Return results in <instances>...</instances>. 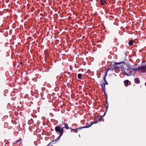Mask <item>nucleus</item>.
<instances>
[{"label":"nucleus","mask_w":146,"mask_h":146,"mask_svg":"<svg viewBox=\"0 0 146 146\" xmlns=\"http://www.w3.org/2000/svg\"><path fill=\"white\" fill-rule=\"evenodd\" d=\"M101 120V118H100L99 119L98 121H96L95 122H90L91 124H90V126H87L86 125V126L83 127H81L77 128L76 129H71V131H73L75 133H77L78 131V129H82L86 128H88L90 127L92 125L94 124L95 123H98Z\"/></svg>","instance_id":"1"},{"label":"nucleus","mask_w":146,"mask_h":146,"mask_svg":"<svg viewBox=\"0 0 146 146\" xmlns=\"http://www.w3.org/2000/svg\"><path fill=\"white\" fill-rule=\"evenodd\" d=\"M55 130L56 132H58L60 134L59 136H61L63 134L64 131V127H61L59 126H55Z\"/></svg>","instance_id":"2"},{"label":"nucleus","mask_w":146,"mask_h":146,"mask_svg":"<svg viewBox=\"0 0 146 146\" xmlns=\"http://www.w3.org/2000/svg\"><path fill=\"white\" fill-rule=\"evenodd\" d=\"M141 70V72H146V65L143 66H139L133 69L134 71L138 70Z\"/></svg>","instance_id":"3"},{"label":"nucleus","mask_w":146,"mask_h":146,"mask_svg":"<svg viewBox=\"0 0 146 146\" xmlns=\"http://www.w3.org/2000/svg\"><path fill=\"white\" fill-rule=\"evenodd\" d=\"M123 68L127 70H134L133 69H135V68H133V66L132 65L131 66L128 64H125L123 66Z\"/></svg>","instance_id":"4"},{"label":"nucleus","mask_w":146,"mask_h":146,"mask_svg":"<svg viewBox=\"0 0 146 146\" xmlns=\"http://www.w3.org/2000/svg\"><path fill=\"white\" fill-rule=\"evenodd\" d=\"M123 62H115L113 64H111V66L112 68V69H115L118 68L117 65L123 63Z\"/></svg>","instance_id":"5"},{"label":"nucleus","mask_w":146,"mask_h":146,"mask_svg":"<svg viewBox=\"0 0 146 146\" xmlns=\"http://www.w3.org/2000/svg\"><path fill=\"white\" fill-rule=\"evenodd\" d=\"M107 76V73H106V74H105L103 78V80L104 81V83L103 84L105 85H108V82H107L106 78Z\"/></svg>","instance_id":"6"},{"label":"nucleus","mask_w":146,"mask_h":146,"mask_svg":"<svg viewBox=\"0 0 146 146\" xmlns=\"http://www.w3.org/2000/svg\"><path fill=\"white\" fill-rule=\"evenodd\" d=\"M134 82L135 83L137 84H139L140 83V81L138 78H135L134 79Z\"/></svg>","instance_id":"7"},{"label":"nucleus","mask_w":146,"mask_h":146,"mask_svg":"<svg viewBox=\"0 0 146 146\" xmlns=\"http://www.w3.org/2000/svg\"><path fill=\"white\" fill-rule=\"evenodd\" d=\"M100 3L102 5H104L106 3V1L105 0H100Z\"/></svg>","instance_id":"8"},{"label":"nucleus","mask_w":146,"mask_h":146,"mask_svg":"<svg viewBox=\"0 0 146 146\" xmlns=\"http://www.w3.org/2000/svg\"><path fill=\"white\" fill-rule=\"evenodd\" d=\"M105 84H102L101 85V86L102 87V89L104 91V92H105V91L106 90V88H105Z\"/></svg>","instance_id":"9"},{"label":"nucleus","mask_w":146,"mask_h":146,"mask_svg":"<svg viewBox=\"0 0 146 146\" xmlns=\"http://www.w3.org/2000/svg\"><path fill=\"white\" fill-rule=\"evenodd\" d=\"M112 69V68L111 66V65L110 66V67H108L106 71L105 72V74H106V73H107V74L108 72L110 70Z\"/></svg>","instance_id":"10"},{"label":"nucleus","mask_w":146,"mask_h":146,"mask_svg":"<svg viewBox=\"0 0 146 146\" xmlns=\"http://www.w3.org/2000/svg\"><path fill=\"white\" fill-rule=\"evenodd\" d=\"M64 125H65L63 127H64V128H65L66 129H71V128L69 127L68 126V125L66 124L65 123H64Z\"/></svg>","instance_id":"11"},{"label":"nucleus","mask_w":146,"mask_h":146,"mask_svg":"<svg viewBox=\"0 0 146 146\" xmlns=\"http://www.w3.org/2000/svg\"><path fill=\"white\" fill-rule=\"evenodd\" d=\"M123 82L126 86H127L129 85V81L128 80H125Z\"/></svg>","instance_id":"12"},{"label":"nucleus","mask_w":146,"mask_h":146,"mask_svg":"<svg viewBox=\"0 0 146 146\" xmlns=\"http://www.w3.org/2000/svg\"><path fill=\"white\" fill-rule=\"evenodd\" d=\"M61 137V136H59L57 137V138L54 141H52L51 142V143H53V142L58 141V140L60 139Z\"/></svg>","instance_id":"13"},{"label":"nucleus","mask_w":146,"mask_h":146,"mask_svg":"<svg viewBox=\"0 0 146 146\" xmlns=\"http://www.w3.org/2000/svg\"><path fill=\"white\" fill-rule=\"evenodd\" d=\"M133 40H131L129 41L128 44L130 46H131L133 44Z\"/></svg>","instance_id":"14"},{"label":"nucleus","mask_w":146,"mask_h":146,"mask_svg":"<svg viewBox=\"0 0 146 146\" xmlns=\"http://www.w3.org/2000/svg\"><path fill=\"white\" fill-rule=\"evenodd\" d=\"M82 74H79L78 75L77 77L79 79H81Z\"/></svg>","instance_id":"15"},{"label":"nucleus","mask_w":146,"mask_h":146,"mask_svg":"<svg viewBox=\"0 0 146 146\" xmlns=\"http://www.w3.org/2000/svg\"><path fill=\"white\" fill-rule=\"evenodd\" d=\"M22 140V139L21 138L20 139H19L17 141H16L15 143H18L19 142L21 141Z\"/></svg>","instance_id":"16"},{"label":"nucleus","mask_w":146,"mask_h":146,"mask_svg":"<svg viewBox=\"0 0 146 146\" xmlns=\"http://www.w3.org/2000/svg\"><path fill=\"white\" fill-rule=\"evenodd\" d=\"M105 106H107L108 107V102H107V101H106V104H105Z\"/></svg>","instance_id":"17"},{"label":"nucleus","mask_w":146,"mask_h":146,"mask_svg":"<svg viewBox=\"0 0 146 146\" xmlns=\"http://www.w3.org/2000/svg\"><path fill=\"white\" fill-rule=\"evenodd\" d=\"M124 72L125 74L127 76H128V74L125 71H124Z\"/></svg>","instance_id":"18"},{"label":"nucleus","mask_w":146,"mask_h":146,"mask_svg":"<svg viewBox=\"0 0 146 146\" xmlns=\"http://www.w3.org/2000/svg\"><path fill=\"white\" fill-rule=\"evenodd\" d=\"M104 93H105V96H107V95L106 94L105 91V92H104Z\"/></svg>","instance_id":"19"},{"label":"nucleus","mask_w":146,"mask_h":146,"mask_svg":"<svg viewBox=\"0 0 146 146\" xmlns=\"http://www.w3.org/2000/svg\"><path fill=\"white\" fill-rule=\"evenodd\" d=\"M86 125H87V126H90V125H89L88 124V123H86Z\"/></svg>","instance_id":"20"},{"label":"nucleus","mask_w":146,"mask_h":146,"mask_svg":"<svg viewBox=\"0 0 146 146\" xmlns=\"http://www.w3.org/2000/svg\"><path fill=\"white\" fill-rule=\"evenodd\" d=\"M106 101H107V100H108V96H106Z\"/></svg>","instance_id":"21"},{"label":"nucleus","mask_w":146,"mask_h":146,"mask_svg":"<svg viewBox=\"0 0 146 146\" xmlns=\"http://www.w3.org/2000/svg\"><path fill=\"white\" fill-rule=\"evenodd\" d=\"M20 64H21L22 65H23V63L22 62H20Z\"/></svg>","instance_id":"22"},{"label":"nucleus","mask_w":146,"mask_h":146,"mask_svg":"<svg viewBox=\"0 0 146 146\" xmlns=\"http://www.w3.org/2000/svg\"><path fill=\"white\" fill-rule=\"evenodd\" d=\"M145 86H146V82H145Z\"/></svg>","instance_id":"23"},{"label":"nucleus","mask_w":146,"mask_h":146,"mask_svg":"<svg viewBox=\"0 0 146 146\" xmlns=\"http://www.w3.org/2000/svg\"><path fill=\"white\" fill-rule=\"evenodd\" d=\"M49 144H50V143L49 144H48L47 146H49Z\"/></svg>","instance_id":"24"},{"label":"nucleus","mask_w":146,"mask_h":146,"mask_svg":"<svg viewBox=\"0 0 146 146\" xmlns=\"http://www.w3.org/2000/svg\"><path fill=\"white\" fill-rule=\"evenodd\" d=\"M51 131H53V130H52V129H51Z\"/></svg>","instance_id":"25"},{"label":"nucleus","mask_w":146,"mask_h":146,"mask_svg":"<svg viewBox=\"0 0 146 146\" xmlns=\"http://www.w3.org/2000/svg\"><path fill=\"white\" fill-rule=\"evenodd\" d=\"M80 129H78V131L80 130Z\"/></svg>","instance_id":"26"}]
</instances>
